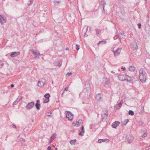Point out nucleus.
I'll list each match as a JSON object with an SVG mask.
<instances>
[{
    "instance_id": "1",
    "label": "nucleus",
    "mask_w": 150,
    "mask_h": 150,
    "mask_svg": "<svg viewBox=\"0 0 150 150\" xmlns=\"http://www.w3.org/2000/svg\"><path fill=\"white\" fill-rule=\"evenodd\" d=\"M139 78L141 82L143 83L146 82V74L143 68H142L139 70Z\"/></svg>"
},
{
    "instance_id": "2",
    "label": "nucleus",
    "mask_w": 150,
    "mask_h": 150,
    "mask_svg": "<svg viewBox=\"0 0 150 150\" xmlns=\"http://www.w3.org/2000/svg\"><path fill=\"white\" fill-rule=\"evenodd\" d=\"M46 82V80L44 78L40 79L38 83V86L40 87H43Z\"/></svg>"
},
{
    "instance_id": "3",
    "label": "nucleus",
    "mask_w": 150,
    "mask_h": 150,
    "mask_svg": "<svg viewBox=\"0 0 150 150\" xmlns=\"http://www.w3.org/2000/svg\"><path fill=\"white\" fill-rule=\"evenodd\" d=\"M134 139L132 134H128L126 136L125 142L128 143H131Z\"/></svg>"
},
{
    "instance_id": "4",
    "label": "nucleus",
    "mask_w": 150,
    "mask_h": 150,
    "mask_svg": "<svg viewBox=\"0 0 150 150\" xmlns=\"http://www.w3.org/2000/svg\"><path fill=\"white\" fill-rule=\"evenodd\" d=\"M126 77V81L127 82H129L133 83V81H136V79L133 76H129L127 75Z\"/></svg>"
},
{
    "instance_id": "5",
    "label": "nucleus",
    "mask_w": 150,
    "mask_h": 150,
    "mask_svg": "<svg viewBox=\"0 0 150 150\" xmlns=\"http://www.w3.org/2000/svg\"><path fill=\"white\" fill-rule=\"evenodd\" d=\"M101 115L102 121H105L108 117V113L106 111L105 112L102 114Z\"/></svg>"
},
{
    "instance_id": "6",
    "label": "nucleus",
    "mask_w": 150,
    "mask_h": 150,
    "mask_svg": "<svg viewBox=\"0 0 150 150\" xmlns=\"http://www.w3.org/2000/svg\"><path fill=\"white\" fill-rule=\"evenodd\" d=\"M73 115L70 112L68 111L66 113V117L69 120H71L73 118Z\"/></svg>"
},
{
    "instance_id": "7",
    "label": "nucleus",
    "mask_w": 150,
    "mask_h": 150,
    "mask_svg": "<svg viewBox=\"0 0 150 150\" xmlns=\"http://www.w3.org/2000/svg\"><path fill=\"white\" fill-rule=\"evenodd\" d=\"M35 104V103L33 102L29 103L26 105V108L27 109H30L34 106Z\"/></svg>"
},
{
    "instance_id": "8",
    "label": "nucleus",
    "mask_w": 150,
    "mask_h": 150,
    "mask_svg": "<svg viewBox=\"0 0 150 150\" xmlns=\"http://www.w3.org/2000/svg\"><path fill=\"white\" fill-rule=\"evenodd\" d=\"M121 50L122 48L119 47L115 51L113 50V52L114 53V56L116 57L119 55L121 51Z\"/></svg>"
},
{
    "instance_id": "9",
    "label": "nucleus",
    "mask_w": 150,
    "mask_h": 150,
    "mask_svg": "<svg viewBox=\"0 0 150 150\" xmlns=\"http://www.w3.org/2000/svg\"><path fill=\"white\" fill-rule=\"evenodd\" d=\"M126 75L125 74H122L119 75L118 77L119 79L122 81H126Z\"/></svg>"
},
{
    "instance_id": "10",
    "label": "nucleus",
    "mask_w": 150,
    "mask_h": 150,
    "mask_svg": "<svg viewBox=\"0 0 150 150\" xmlns=\"http://www.w3.org/2000/svg\"><path fill=\"white\" fill-rule=\"evenodd\" d=\"M6 21L5 18L3 16L0 15V23L1 24H3L6 23Z\"/></svg>"
},
{
    "instance_id": "11",
    "label": "nucleus",
    "mask_w": 150,
    "mask_h": 150,
    "mask_svg": "<svg viewBox=\"0 0 150 150\" xmlns=\"http://www.w3.org/2000/svg\"><path fill=\"white\" fill-rule=\"evenodd\" d=\"M131 47L133 50H137L138 48L136 42H134L131 44Z\"/></svg>"
},
{
    "instance_id": "12",
    "label": "nucleus",
    "mask_w": 150,
    "mask_h": 150,
    "mask_svg": "<svg viewBox=\"0 0 150 150\" xmlns=\"http://www.w3.org/2000/svg\"><path fill=\"white\" fill-rule=\"evenodd\" d=\"M20 53V52H14L11 53L10 54V56L12 57H15L19 55Z\"/></svg>"
},
{
    "instance_id": "13",
    "label": "nucleus",
    "mask_w": 150,
    "mask_h": 150,
    "mask_svg": "<svg viewBox=\"0 0 150 150\" xmlns=\"http://www.w3.org/2000/svg\"><path fill=\"white\" fill-rule=\"evenodd\" d=\"M103 98L102 95L100 93L98 94L96 97V99L99 101H100L102 100Z\"/></svg>"
},
{
    "instance_id": "14",
    "label": "nucleus",
    "mask_w": 150,
    "mask_h": 150,
    "mask_svg": "<svg viewBox=\"0 0 150 150\" xmlns=\"http://www.w3.org/2000/svg\"><path fill=\"white\" fill-rule=\"evenodd\" d=\"M120 123V122L118 121H115V122H114L112 124V126L113 128H116L119 126V125Z\"/></svg>"
},
{
    "instance_id": "15",
    "label": "nucleus",
    "mask_w": 150,
    "mask_h": 150,
    "mask_svg": "<svg viewBox=\"0 0 150 150\" xmlns=\"http://www.w3.org/2000/svg\"><path fill=\"white\" fill-rule=\"evenodd\" d=\"M106 5V3L104 0H101L100 1V6L101 8H103V10H104L105 5Z\"/></svg>"
},
{
    "instance_id": "16",
    "label": "nucleus",
    "mask_w": 150,
    "mask_h": 150,
    "mask_svg": "<svg viewBox=\"0 0 150 150\" xmlns=\"http://www.w3.org/2000/svg\"><path fill=\"white\" fill-rule=\"evenodd\" d=\"M62 63V61L61 60H59L57 62H54V64L56 66L60 67L61 66Z\"/></svg>"
},
{
    "instance_id": "17",
    "label": "nucleus",
    "mask_w": 150,
    "mask_h": 150,
    "mask_svg": "<svg viewBox=\"0 0 150 150\" xmlns=\"http://www.w3.org/2000/svg\"><path fill=\"white\" fill-rule=\"evenodd\" d=\"M57 136V134L54 133L52 134L50 138V143H51L56 137Z\"/></svg>"
},
{
    "instance_id": "18",
    "label": "nucleus",
    "mask_w": 150,
    "mask_h": 150,
    "mask_svg": "<svg viewBox=\"0 0 150 150\" xmlns=\"http://www.w3.org/2000/svg\"><path fill=\"white\" fill-rule=\"evenodd\" d=\"M95 30L96 32V35L97 36H98L100 35L102 31L101 30L98 29H96Z\"/></svg>"
},
{
    "instance_id": "19",
    "label": "nucleus",
    "mask_w": 150,
    "mask_h": 150,
    "mask_svg": "<svg viewBox=\"0 0 150 150\" xmlns=\"http://www.w3.org/2000/svg\"><path fill=\"white\" fill-rule=\"evenodd\" d=\"M85 88L86 90H88L89 89L90 85L88 82L87 81L85 82Z\"/></svg>"
},
{
    "instance_id": "20",
    "label": "nucleus",
    "mask_w": 150,
    "mask_h": 150,
    "mask_svg": "<svg viewBox=\"0 0 150 150\" xmlns=\"http://www.w3.org/2000/svg\"><path fill=\"white\" fill-rule=\"evenodd\" d=\"M129 121V120L128 119H126L122 121V126H123L126 125L128 122Z\"/></svg>"
},
{
    "instance_id": "21",
    "label": "nucleus",
    "mask_w": 150,
    "mask_h": 150,
    "mask_svg": "<svg viewBox=\"0 0 150 150\" xmlns=\"http://www.w3.org/2000/svg\"><path fill=\"white\" fill-rule=\"evenodd\" d=\"M53 2L54 4V5L57 6H59L61 3V1H57L56 0H54L53 1Z\"/></svg>"
},
{
    "instance_id": "22",
    "label": "nucleus",
    "mask_w": 150,
    "mask_h": 150,
    "mask_svg": "<svg viewBox=\"0 0 150 150\" xmlns=\"http://www.w3.org/2000/svg\"><path fill=\"white\" fill-rule=\"evenodd\" d=\"M129 70L132 72H134L135 69V68L133 66H130L129 68Z\"/></svg>"
},
{
    "instance_id": "23",
    "label": "nucleus",
    "mask_w": 150,
    "mask_h": 150,
    "mask_svg": "<svg viewBox=\"0 0 150 150\" xmlns=\"http://www.w3.org/2000/svg\"><path fill=\"white\" fill-rule=\"evenodd\" d=\"M121 106L122 105H121V103H119L115 106L114 108L115 109H119Z\"/></svg>"
},
{
    "instance_id": "24",
    "label": "nucleus",
    "mask_w": 150,
    "mask_h": 150,
    "mask_svg": "<svg viewBox=\"0 0 150 150\" xmlns=\"http://www.w3.org/2000/svg\"><path fill=\"white\" fill-rule=\"evenodd\" d=\"M32 52L33 54L35 55H36V56L35 57V58H39L40 57L39 56H37L38 53L37 52H35L34 50L32 51Z\"/></svg>"
},
{
    "instance_id": "25",
    "label": "nucleus",
    "mask_w": 150,
    "mask_h": 150,
    "mask_svg": "<svg viewBox=\"0 0 150 150\" xmlns=\"http://www.w3.org/2000/svg\"><path fill=\"white\" fill-rule=\"evenodd\" d=\"M35 106L36 107V108L37 110H39L40 109V107L41 106V105L40 103H36L35 104Z\"/></svg>"
},
{
    "instance_id": "26",
    "label": "nucleus",
    "mask_w": 150,
    "mask_h": 150,
    "mask_svg": "<svg viewBox=\"0 0 150 150\" xmlns=\"http://www.w3.org/2000/svg\"><path fill=\"white\" fill-rule=\"evenodd\" d=\"M76 139H74V140H71L69 142L70 143L71 145H73L76 142Z\"/></svg>"
},
{
    "instance_id": "27",
    "label": "nucleus",
    "mask_w": 150,
    "mask_h": 150,
    "mask_svg": "<svg viewBox=\"0 0 150 150\" xmlns=\"http://www.w3.org/2000/svg\"><path fill=\"white\" fill-rule=\"evenodd\" d=\"M22 99V97L21 96H18L16 100V101L17 103L19 102Z\"/></svg>"
},
{
    "instance_id": "28",
    "label": "nucleus",
    "mask_w": 150,
    "mask_h": 150,
    "mask_svg": "<svg viewBox=\"0 0 150 150\" xmlns=\"http://www.w3.org/2000/svg\"><path fill=\"white\" fill-rule=\"evenodd\" d=\"M44 97L46 99H49V98L50 97V95L49 93H46Z\"/></svg>"
},
{
    "instance_id": "29",
    "label": "nucleus",
    "mask_w": 150,
    "mask_h": 150,
    "mask_svg": "<svg viewBox=\"0 0 150 150\" xmlns=\"http://www.w3.org/2000/svg\"><path fill=\"white\" fill-rule=\"evenodd\" d=\"M128 114L129 115H134V112L132 110H129V111Z\"/></svg>"
},
{
    "instance_id": "30",
    "label": "nucleus",
    "mask_w": 150,
    "mask_h": 150,
    "mask_svg": "<svg viewBox=\"0 0 150 150\" xmlns=\"http://www.w3.org/2000/svg\"><path fill=\"white\" fill-rule=\"evenodd\" d=\"M84 133V132H83V131H79V134L80 136H82L83 135Z\"/></svg>"
},
{
    "instance_id": "31",
    "label": "nucleus",
    "mask_w": 150,
    "mask_h": 150,
    "mask_svg": "<svg viewBox=\"0 0 150 150\" xmlns=\"http://www.w3.org/2000/svg\"><path fill=\"white\" fill-rule=\"evenodd\" d=\"M106 42V41L102 40L99 41L98 44H100V43H102V44H105Z\"/></svg>"
},
{
    "instance_id": "32",
    "label": "nucleus",
    "mask_w": 150,
    "mask_h": 150,
    "mask_svg": "<svg viewBox=\"0 0 150 150\" xmlns=\"http://www.w3.org/2000/svg\"><path fill=\"white\" fill-rule=\"evenodd\" d=\"M102 140L103 142H108L109 140L108 139H102Z\"/></svg>"
},
{
    "instance_id": "33",
    "label": "nucleus",
    "mask_w": 150,
    "mask_h": 150,
    "mask_svg": "<svg viewBox=\"0 0 150 150\" xmlns=\"http://www.w3.org/2000/svg\"><path fill=\"white\" fill-rule=\"evenodd\" d=\"M75 46H76V49L77 50H78L79 49V45H78L76 44L75 45Z\"/></svg>"
},
{
    "instance_id": "34",
    "label": "nucleus",
    "mask_w": 150,
    "mask_h": 150,
    "mask_svg": "<svg viewBox=\"0 0 150 150\" xmlns=\"http://www.w3.org/2000/svg\"><path fill=\"white\" fill-rule=\"evenodd\" d=\"M49 101V99H46L44 100L43 102L44 103H48Z\"/></svg>"
},
{
    "instance_id": "35",
    "label": "nucleus",
    "mask_w": 150,
    "mask_h": 150,
    "mask_svg": "<svg viewBox=\"0 0 150 150\" xmlns=\"http://www.w3.org/2000/svg\"><path fill=\"white\" fill-rule=\"evenodd\" d=\"M118 37H119V35H118V34L117 35H115L114 37H113V38H114V40H116L117 39Z\"/></svg>"
},
{
    "instance_id": "36",
    "label": "nucleus",
    "mask_w": 150,
    "mask_h": 150,
    "mask_svg": "<svg viewBox=\"0 0 150 150\" xmlns=\"http://www.w3.org/2000/svg\"><path fill=\"white\" fill-rule=\"evenodd\" d=\"M81 129L82 131H83V132H85L84 127L83 125H82L81 126Z\"/></svg>"
},
{
    "instance_id": "37",
    "label": "nucleus",
    "mask_w": 150,
    "mask_h": 150,
    "mask_svg": "<svg viewBox=\"0 0 150 150\" xmlns=\"http://www.w3.org/2000/svg\"><path fill=\"white\" fill-rule=\"evenodd\" d=\"M79 125V123L78 121H76V123L74 125L78 127Z\"/></svg>"
},
{
    "instance_id": "38",
    "label": "nucleus",
    "mask_w": 150,
    "mask_h": 150,
    "mask_svg": "<svg viewBox=\"0 0 150 150\" xmlns=\"http://www.w3.org/2000/svg\"><path fill=\"white\" fill-rule=\"evenodd\" d=\"M103 142V141L102 140V139H99L98 140V143H102V142Z\"/></svg>"
},
{
    "instance_id": "39",
    "label": "nucleus",
    "mask_w": 150,
    "mask_h": 150,
    "mask_svg": "<svg viewBox=\"0 0 150 150\" xmlns=\"http://www.w3.org/2000/svg\"><path fill=\"white\" fill-rule=\"evenodd\" d=\"M146 136H147L146 132H145L144 133L143 135H142V137H146Z\"/></svg>"
},
{
    "instance_id": "40",
    "label": "nucleus",
    "mask_w": 150,
    "mask_h": 150,
    "mask_svg": "<svg viewBox=\"0 0 150 150\" xmlns=\"http://www.w3.org/2000/svg\"><path fill=\"white\" fill-rule=\"evenodd\" d=\"M137 25L138 26V28H141V24L140 23H139L137 24Z\"/></svg>"
},
{
    "instance_id": "41",
    "label": "nucleus",
    "mask_w": 150,
    "mask_h": 150,
    "mask_svg": "<svg viewBox=\"0 0 150 150\" xmlns=\"http://www.w3.org/2000/svg\"><path fill=\"white\" fill-rule=\"evenodd\" d=\"M72 74V73L71 72H70V73H67V74H66V76H70V75H71Z\"/></svg>"
},
{
    "instance_id": "42",
    "label": "nucleus",
    "mask_w": 150,
    "mask_h": 150,
    "mask_svg": "<svg viewBox=\"0 0 150 150\" xmlns=\"http://www.w3.org/2000/svg\"><path fill=\"white\" fill-rule=\"evenodd\" d=\"M18 141H21V142H25V139H20V140H19Z\"/></svg>"
},
{
    "instance_id": "43",
    "label": "nucleus",
    "mask_w": 150,
    "mask_h": 150,
    "mask_svg": "<svg viewBox=\"0 0 150 150\" xmlns=\"http://www.w3.org/2000/svg\"><path fill=\"white\" fill-rule=\"evenodd\" d=\"M18 103H17V102L15 100L13 103V105L14 106V105H16Z\"/></svg>"
},
{
    "instance_id": "44",
    "label": "nucleus",
    "mask_w": 150,
    "mask_h": 150,
    "mask_svg": "<svg viewBox=\"0 0 150 150\" xmlns=\"http://www.w3.org/2000/svg\"><path fill=\"white\" fill-rule=\"evenodd\" d=\"M110 83V81L109 80H107L105 82V83L106 84H109Z\"/></svg>"
},
{
    "instance_id": "45",
    "label": "nucleus",
    "mask_w": 150,
    "mask_h": 150,
    "mask_svg": "<svg viewBox=\"0 0 150 150\" xmlns=\"http://www.w3.org/2000/svg\"><path fill=\"white\" fill-rule=\"evenodd\" d=\"M33 0H29L30 2V4H29L28 5H29L30 4H32L33 3Z\"/></svg>"
},
{
    "instance_id": "46",
    "label": "nucleus",
    "mask_w": 150,
    "mask_h": 150,
    "mask_svg": "<svg viewBox=\"0 0 150 150\" xmlns=\"http://www.w3.org/2000/svg\"><path fill=\"white\" fill-rule=\"evenodd\" d=\"M68 87H66L64 89V90L63 91H64H64H68Z\"/></svg>"
},
{
    "instance_id": "47",
    "label": "nucleus",
    "mask_w": 150,
    "mask_h": 150,
    "mask_svg": "<svg viewBox=\"0 0 150 150\" xmlns=\"http://www.w3.org/2000/svg\"><path fill=\"white\" fill-rule=\"evenodd\" d=\"M121 69L124 71H125L126 70V68L125 67H123V66L122 67Z\"/></svg>"
},
{
    "instance_id": "48",
    "label": "nucleus",
    "mask_w": 150,
    "mask_h": 150,
    "mask_svg": "<svg viewBox=\"0 0 150 150\" xmlns=\"http://www.w3.org/2000/svg\"><path fill=\"white\" fill-rule=\"evenodd\" d=\"M123 100H121V101H120V103H121V105H122V103H123Z\"/></svg>"
},
{
    "instance_id": "49",
    "label": "nucleus",
    "mask_w": 150,
    "mask_h": 150,
    "mask_svg": "<svg viewBox=\"0 0 150 150\" xmlns=\"http://www.w3.org/2000/svg\"><path fill=\"white\" fill-rule=\"evenodd\" d=\"M12 126L13 128H16V126L13 124L12 125Z\"/></svg>"
},
{
    "instance_id": "50",
    "label": "nucleus",
    "mask_w": 150,
    "mask_h": 150,
    "mask_svg": "<svg viewBox=\"0 0 150 150\" xmlns=\"http://www.w3.org/2000/svg\"><path fill=\"white\" fill-rule=\"evenodd\" d=\"M51 147L50 146H49L47 148V149L48 150H51Z\"/></svg>"
},
{
    "instance_id": "51",
    "label": "nucleus",
    "mask_w": 150,
    "mask_h": 150,
    "mask_svg": "<svg viewBox=\"0 0 150 150\" xmlns=\"http://www.w3.org/2000/svg\"><path fill=\"white\" fill-rule=\"evenodd\" d=\"M124 32H123L120 33V35H124Z\"/></svg>"
},
{
    "instance_id": "52",
    "label": "nucleus",
    "mask_w": 150,
    "mask_h": 150,
    "mask_svg": "<svg viewBox=\"0 0 150 150\" xmlns=\"http://www.w3.org/2000/svg\"><path fill=\"white\" fill-rule=\"evenodd\" d=\"M150 148V146H148V147H147L146 148V149L148 150V149H149Z\"/></svg>"
},
{
    "instance_id": "53",
    "label": "nucleus",
    "mask_w": 150,
    "mask_h": 150,
    "mask_svg": "<svg viewBox=\"0 0 150 150\" xmlns=\"http://www.w3.org/2000/svg\"><path fill=\"white\" fill-rule=\"evenodd\" d=\"M84 36L85 37H87L88 36V35L87 34H86V33H85Z\"/></svg>"
},
{
    "instance_id": "54",
    "label": "nucleus",
    "mask_w": 150,
    "mask_h": 150,
    "mask_svg": "<svg viewBox=\"0 0 150 150\" xmlns=\"http://www.w3.org/2000/svg\"><path fill=\"white\" fill-rule=\"evenodd\" d=\"M89 127H90V128L91 129H92L93 128V127H92V125H90Z\"/></svg>"
},
{
    "instance_id": "55",
    "label": "nucleus",
    "mask_w": 150,
    "mask_h": 150,
    "mask_svg": "<svg viewBox=\"0 0 150 150\" xmlns=\"http://www.w3.org/2000/svg\"><path fill=\"white\" fill-rule=\"evenodd\" d=\"M40 100H37L36 101V103H40Z\"/></svg>"
},
{
    "instance_id": "56",
    "label": "nucleus",
    "mask_w": 150,
    "mask_h": 150,
    "mask_svg": "<svg viewBox=\"0 0 150 150\" xmlns=\"http://www.w3.org/2000/svg\"><path fill=\"white\" fill-rule=\"evenodd\" d=\"M14 85L13 84H11V87H14Z\"/></svg>"
},
{
    "instance_id": "57",
    "label": "nucleus",
    "mask_w": 150,
    "mask_h": 150,
    "mask_svg": "<svg viewBox=\"0 0 150 150\" xmlns=\"http://www.w3.org/2000/svg\"><path fill=\"white\" fill-rule=\"evenodd\" d=\"M49 112H48V114L47 115V116L48 117L51 116L50 114H49Z\"/></svg>"
},
{
    "instance_id": "58",
    "label": "nucleus",
    "mask_w": 150,
    "mask_h": 150,
    "mask_svg": "<svg viewBox=\"0 0 150 150\" xmlns=\"http://www.w3.org/2000/svg\"><path fill=\"white\" fill-rule=\"evenodd\" d=\"M64 91H63L62 93L61 94L62 96L64 95Z\"/></svg>"
},
{
    "instance_id": "59",
    "label": "nucleus",
    "mask_w": 150,
    "mask_h": 150,
    "mask_svg": "<svg viewBox=\"0 0 150 150\" xmlns=\"http://www.w3.org/2000/svg\"><path fill=\"white\" fill-rule=\"evenodd\" d=\"M38 54L40 56H41L42 54H40L39 52L38 53Z\"/></svg>"
},
{
    "instance_id": "60",
    "label": "nucleus",
    "mask_w": 150,
    "mask_h": 150,
    "mask_svg": "<svg viewBox=\"0 0 150 150\" xmlns=\"http://www.w3.org/2000/svg\"><path fill=\"white\" fill-rule=\"evenodd\" d=\"M88 27H87V28H86V32L88 30Z\"/></svg>"
},
{
    "instance_id": "61",
    "label": "nucleus",
    "mask_w": 150,
    "mask_h": 150,
    "mask_svg": "<svg viewBox=\"0 0 150 150\" xmlns=\"http://www.w3.org/2000/svg\"><path fill=\"white\" fill-rule=\"evenodd\" d=\"M49 113H50V114H52V111H50L49 112Z\"/></svg>"
},
{
    "instance_id": "62",
    "label": "nucleus",
    "mask_w": 150,
    "mask_h": 150,
    "mask_svg": "<svg viewBox=\"0 0 150 150\" xmlns=\"http://www.w3.org/2000/svg\"><path fill=\"white\" fill-rule=\"evenodd\" d=\"M118 38H119V40H120V42H121V38H120V37H118Z\"/></svg>"
},
{
    "instance_id": "63",
    "label": "nucleus",
    "mask_w": 150,
    "mask_h": 150,
    "mask_svg": "<svg viewBox=\"0 0 150 150\" xmlns=\"http://www.w3.org/2000/svg\"><path fill=\"white\" fill-rule=\"evenodd\" d=\"M147 1V0H144V1H145V3H146V2Z\"/></svg>"
},
{
    "instance_id": "64",
    "label": "nucleus",
    "mask_w": 150,
    "mask_h": 150,
    "mask_svg": "<svg viewBox=\"0 0 150 150\" xmlns=\"http://www.w3.org/2000/svg\"><path fill=\"white\" fill-rule=\"evenodd\" d=\"M91 30V28L90 27L89 28V30Z\"/></svg>"
}]
</instances>
